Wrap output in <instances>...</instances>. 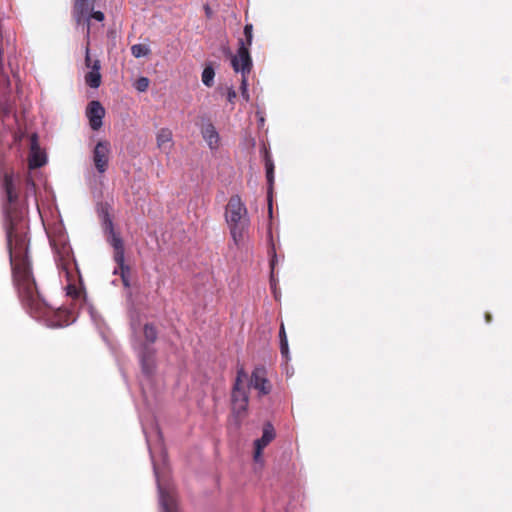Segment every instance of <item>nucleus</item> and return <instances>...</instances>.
Segmentation results:
<instances>
[{"instance_id": "16", "label": "nucleus", "mask_w": 512, "mask_h": 512, "mask_svg": "<svg viewBox=\"0 0 512 512\" xmlns=\"http://www.w3.org/2000/svg\"><path fill=\"white\" fill-rule=\"evenodd\" d=\"M201 133L210 149H217L219 147L220 137L218 132L216 131L215 126L212 123H207L203 125Z\"/></svg>"}, {"instance_id": "17", "label": "nucleus", "mask_w": 512, "mask_h": 512, "mask_svg": "<svg viewBox=\"0 0 512 512\" xmlns=\"http://www.w3.org/2000/svg\"><path fill=\"white\" fill-rule=\"evenodd\" d=\"M116 259V266L114 268V274L121 276L122 282L125 287L130 286L131 268L126 264V258L120 257Z\"/></svg>"}, {"instance_id": "25", "label": "nucleus", "mask_w": 512, "mask_h": 512, "mask_svg": "<svg viewBox=\"0 0 512 512\" xmlns=\"http://www.w3.org/2000/svg\"><path fill=\"white\" fill-rule=\"evenodd\" d=\"M131 53L134 57L140 58L150 54V49L144 44H135L131 47Z\"/></svg>"}, {"instance_id": "7", "label": "nucleus", "mask_w": 512, "mask_h": 512, "mask_svg": "<svg viewBox=\"0 0 512 512\" xmlns=\"http://www.w3.org/2000/svg\"><path fill=\"white\" fill-rule=\"evenodd\" d=\"M231 64L234 71L242 73V94L246 97V99H248L246 75L249 74L251 71L252 59L249 53V49L242 39L239 40V49L237 55L232 57Z\"/></svg>"}, {"instance_id": "29", "label": "nucleus", "mask_w": 512, "mask_h": 512, "mask_svg": "<svg viewBox=\"0 0 512 512\" xmlns=\"http://www.w3.org/2000/svg\"><path fill=\"white\" fill-rule=\"evenodd\" d=\"M280 351L283 357L288 358L289 348L287 339L280 342Z\"/></svg>"}, {"instance_id": "10", "label": "nucleus", "mask_w": 512, "mask_h": 512, "mask_svg": "<svg viewBox=\"0 0 512 512\" xmlns=\"http://www.w3.org/2000/svg\"><path fill=\"white\" fill-rule=\"evenodd\" d=\"M89 44L90 42H87L85 48V65L87 68H91V71L86 73L85 82L91 88H98L101 85V64L97 59L92 62L90 58Z\"/></svg>"}, {"instance_id": "18", "label": "nucleus", "mask_w": 512, "mask_h": 512, "mask_svg": "<svg viewBox=\"0 0 512 512\" xmlns=\"http://www.w3.org/2000/svg\"><path fill=\"white\" fill-rule=\"evenodd\" d=\"M160 503L162 512H181L173 495L160 490Z\"/></svg>"}, {"instance_id": "35", "label": "nucleus", "mask_w": 512, "mask_h": 512, "mask_svg": "<svg viewBox=\"0 0 512 512\" xmlns=\"http://www.w3.org/2000/svg\"><path fill=\"white\" fill-rule=\"evenodd\" d=\"M0 70H2V49L0 48Z\"/></svg>"}, {"instance_id": "21", "label": "nucleus", "mask_w": 512, "mask_h": 512, "mask_svg": "<svg viewBox=\"0 0 512 512\" xmlns=\"http://www.w3.org/2000/svg\"><path fill=\"white\" fill-rule=\"evenodd\" d=\"M53 248L57 256H69L71 247L62 239L53 240Z\"/></svg>"}, {"instance_id": "33", "label": "nucleus", "mask_w": 512, "mask_h": 512, "mask_svg": "<svg viewBox=\"0 0 512 512\" xmlns=\"http://www.w3.org/2000/svg\"><path fill=\"white\" fill-rule=\"evenodd\" d=\"M276 262H277V258H271V261H270V267H271V270H272V271H273V270H274V268H275Z\"/></svg>"}, {"instance_id": "26", "label": "nucleus", "mask_w": 512, "mask_h": 512, "mask_svg": "<svg viewBox=\"0 0 512 512\" xmlns=\"http://www.w3.org/2000/svg\"><path fill=\"white\" fill-rule=\"evenodd\" d=\"M149 84L150 80L147 77H139L134 83V88L139 92H145Z\"/></svg>"}, {"instance_id": "6", "label": "nucleus", "mask_w": 512, "mask_h": 512, "mask_svg": "<svg viewBox=\"0 0 512 512\" xmlns=\"http://www.w3.org/2000/svg\"><path fill=\"white\" fill-rule=\"evenodd\" d=\"M95 0H74L73 17L77 24L85 21L87 24L86 38L89 42L90 37V19L102 22L105 18L101 11H93Z\"/></svg>"}, {"instance_id": "22", "label": "nucleus", "mask_w": 512, "mask_h": 512, "mask_svg": "<svg viewBox=\"0 0 512 512\" xmlns=\"http://www.w3.org/2000/svg\"><path fill=\"white\" fill-rule=\"evenodd\" d=\"M14 112V104L10 100H5L0 104V116L3 121H5V119L10 115L14 114Z\"/></svg>"}, {"instance_id": "23", "label": "nucleus", "mask_w": 512, "mask_h": 512, "mask_svg": "<svg viewBox=\"0 0 512 512\" xmlns=\"http://www.w3.org/2000/svg\"><path fill=\"white\" fill-rule=\"evenodd\" d=\"M265 168H266L267 182H268L270 188H272V185L274 183V164L268 154H266V157H265Z\"/></svg>"}, {"instance_id": "24", "label": "nucleus", "mask_w": 512, "mask_h": 512, "mask_svg": "<svg viewBox=\"0 0 512 512\" xmlns=\"http://www.w3.org/2000/svg\"><path fill=\"white\" fill-rule=\"evenodd\" d=\"M215 72L212 66L208 65L204 68L202 72V82L207 87H211L213 85Z\"/></svg>"}, {"instance_id": "2", "label": "nucleus", "mask_w": 512, "mask_h": 512, "mask_svg": "<svg viewBox=\"0 0 512 512\" xmlns=\"http://www.w3.org/2000/svg\"><path fill=\"white\" fill-rule=\"evenodd\" d=\"M225 220L235 246L238 248L246 246L250 234V219L239 195L230 197L225 207Z\"/></svg>"}, {"instance_id": "13", "label": "nucleus", "mask_w": 512, "mask_h": 512, "mask_svg": "<svg viewBox=\"0 0 512 512\" xmlns=\"http://www.w3.org/2000/svg\"><path fill=\"white\" fill-rule=\"evenodd\" d=\"M275 438V430L271 423H266L263 427L262 437L257 439L254 443L255 452L254 460L259 461L262 455L263 449Z\"/></svg>"}, {"instance_id": "9", "label": "nucleus", "mask_w": 512, "mask_h": 512, "mask_svg": "<svg viewBox=\"0 0 512 512\" xmlns=\"http://www.w3.org/2000/svg\"><path fill=\"white\" fill-rule=\"evenodd\" d=\"M111 154V144L107 140L99 141L93 150V163L96 170L103 174L107 171L109 166V159Z\"/></svg>"}, {"instance_id": "8", "label": "nucleus", "mask_w": 512, "mask_h": 512, "mask_svg": "<svg viewBox=\"0 0 512 512\" xmlns=\"http://www.w3.org/2000/svg\"><path fill=\"white\" fill-rule=\"evenodd\" d=\"M247 386L257 390L259 397L268 395L271 392L272 384L267 378V370L264 366L254 368Z\"/></svg>"}, {"instance_id": "28", "label": "nucleus", "mask_w": 512, "mask_h": 512, "mask_svg": "<svg viewBox=\"0 0 512 512\" xmlns=\"http://www.w3.org/2000/svg\"><path fill=\"white\" fill-rule=\"evenodd\" d=\"M30 150H31L30 152L40 150L39 144H38V136L35 133L32 134L30 137Z\"/></svg>"}, {"instance_id": "1", "label": "nucleus", "mask_w": 512, "mask_h": 512, "mask_svg": "<svg viewBox=\"0 0 512 512\" xmlns=\"http://www.w3.org/2000/svg\"><path fill=\"white\" fill-rule=\"evenodd\" d=\"M14 285L23 308L32 316L44 313L46 303L37 287L29 258H10Z\"/></svg>"}, {"instance_id": "32", "label": "nucleus", "mask_w": 512, "mask_h": 512, "mask_svg": "<svg viewBox=\"0 0 512 512\" xmlns=\"http://www.w3.org/2000/svg\"><path fill=\"white\" fill-rule=\"evenodd\" d=\"M279 337H280V342L283 341L284 339H287L286 332H285V327H284L283 323L280 326Z\"/></svg>"}, {"instance_id": "31", "label": "nucleus", "mask_w": 512, "mask_h": 512, "mask_svg": "<svg viewBox=\"0 0 512 512\" xmlns=\"http://www.w3.org/2000/svg\"><path fill=\"white\" fill-rule=\"evenodd\" d=\"M278 253H281V251L278 250L274 244H272L271 249H269V251H268V255L276 257Z\"/></svg>"}, {"instance_id": "4", "label": "nucleus", "mask_w": 512, "mask_h": 512, "mask_svg": "<svg viewBox=\"0 0 512 512\" xmlns=\"http://www.w3.org/2000/svg\"><path fill=\"white\" fill-rule=\"evenodd\" d=\"M248 375L243 366L237 368L236 377L231 390V413L235 425L239 427L246 417L249 405Z\"/></svg>"}, {"instance_id": "27", "label": "nucleus", "mask_w": 512, "mask_h": 512, "mask_svg": "<svg viewBox=\"0 0 512 512\" xmlns=\"http://www.w3.org/2000/svg\"><path fill=\"white\" fill-rule=\"evenodd\" d=\"M252 30H253V26L252 24H246L245 27H244V35L246 37V46L249 47L252 43V38H253V34H252Z\"/></svg>"}, {"instance_id": "5", "label": "nucleus", "mask_w": 512, "mask_h": 512, "mask_svg": "<svg viewBox=\"0 0 512 512\" xmlns=\"http://www.w3.org/2000/svg\"><path fill=\"white\" fill-rule=\"evenodd\" d=\"M57 266L64 274L67 285L66 294L80 305L86 302V291L80 268L75 258H58Z\"/></svg>"}, {"instance_id": "30", "label": "nucleus", "mask_w": 512, "mask_h": 512, "mask_svg": "<svg viewBox=\"0 0 512 512\" xmlns=\"http://www.w3.org/2000/svg\"><path fill=\"white\" fill-rule=\"evenodd\" d=\"M236 98V92L233 88H229L228 89V93H227V100L230 102V103H233L234 102V99Z\"/></svg>"}, {"instance_id": "34", "label": "nucleus", "mask_w": 512, "mask_h": 512, "mask_svg": "<svg viewBox=\"0 0 512 512\" xmlns=\"http://www.w3.org/2000/svg\"><path fill=\"white\" fill-rule=\"evenodd\" d=\"M1 76L3 77L4 81L9 85V78H8V76L4 75V74H2Z\"/></svg>"}, {"instance_id": "3", "label": "nucleus", "mask_w": 512, "mask_h": 512, "mask_svg": "<svg viewBox=\"0 0 512 512\" xmlns=\"http://www.w3.org/2000/svg\"><path fill=\"white\" fill-rule=\"evenodd\" d=\"M2 188L7 199L4 209L10 221V228L7 231L9 256H28V243L26 237L18 235L15 232L13 223L14 216L12 214V205H14L18 200V192L14 184L13 173L6 172L4 174Z\"/></svg>"}, {"instance_id": "19", "label": "nucleus", "mask_w": 512, "mask_h": 512, "mask_svg": "<svg viewBox=\"0 0 512 512\" xmlns=\"http://www.w3.org/2000/svg\"><path fill=\"white\" fill-rule=\"evenodd\" d=\"M46 163L45 154L38 151L30 152L29 159H28V165L30 169H35L42 167Z\"/></svg>"}, {"instance_id": "15", "label": "nucleus", "mask_w": 512, "mask_h": 512, "mask_svg": "<svg viewBox=\"0 0 512 512\" xmlns=\"http://www.w3.org/2000/svg\"><path fill=\"white\" fill-rule=\"evenodd\" d=\"M104 225L105 229L109 232V242L115 249V256H123L122 240L120 236L115 233L113 228V222L108 215H106Z\"/></svg>"}, {"instance_id": "20", "label": "nucleus", "mask_w": 512, "mask_h": 512, "mask_svg": "<svg viewBox=\"0 0 512 512\" xmlns=\"http://www.w3.org/2000/svg\"><path fill=\"white\" fill-rule=\"evenodd\" d=\"M144 338L147 345L153 344L157 340L158 332L156 327L151 323H146L143 328Z\"/></svg>"}, {"instance_id": "14", "label": "nucleus", "mask_w": 512, "mask_h": 512, "mask_svg": "<svg viewBox=\"0 0 512 512\" xmlns=\"http://www.w3.org/2000/svg\"><path fill=\"white\" fill-rule=\"evenodd\" d=\"M157 147L164 153L169 154L173 147V134L169 128H161L156 133Z\"/></svg>"}, {"instance_id": "36", "label": "nucleus", "mask_w": 512, "mask_h": 512, "mask_svg": "<svg viewBox=\"0 0 512 512\" xmlns=\"http://www.w3.org/2000/svg\"><path fill=\"white\" fill-rule=\"evenodd\" d=\"M486 320H487L488 322H490V321H491V316H490L489 314H488V315H486Z\"/></svg>"}, {"instance_id": "11", "label": "nucleus", "mask_w": 512, "mask_h": 512, "mask_svg": "<svg viewBox=\"0 0 512 512\" xmlns=\"http://www.w3.org/2000/svg\"><path fill=\"white\" fill-rule=\"evenodd\" d=\"M89 124L92 130L97 131L102 126V119L105 116V109L99 101H91L86 111Z\"/></svg>"}, {"instance_id": "12", "label": "nucleus", "mask_w": 512, "mask_h": 512, "mask_svg": "<svg viewBox=\"0 0 512 512\" xmlns=\"http://www.w3.org/2000/svg\"><path fill=\"white\" fill-rule=\"evenodd\" d=\"M156 351L150 345L143 344L139 353L142 371L146 375H151L155 368Z\"/></svg>"}]
</instances>
